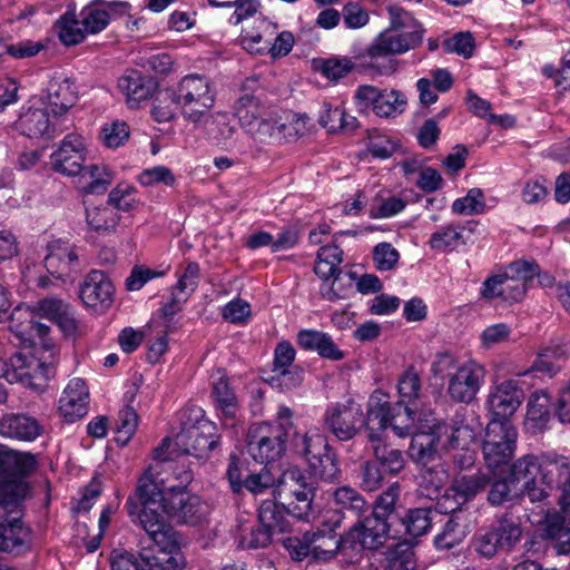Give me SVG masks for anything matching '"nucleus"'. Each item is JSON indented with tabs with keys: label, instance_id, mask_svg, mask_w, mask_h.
I'll use <instances>...</instances> for the list:
<instances>
[{
	"label": "nucleus",
	"instance_id": "obj_2",
	"mask_svg": "<svg viewBox=\"0 0 570 570\" xmlns=\"http://www.w3.org/2000/svg\"><path fill=\"white\" fill-rule=\"evenodd\" d=\"M390 26L381 31L366 48L368 59L366 68L377 76H391L399 67L397 55H403L419 47L425 29L410 12L391 8Z\"/></svg>",
	"mask_w": 570,
	"mask_h": 570
},
{
	"label": "nucleus",
	"instance_id": "obj_30",
	"mask_svg": "<svg viewBox=\"0 0 570 570\" xmlns=\"http://www.w3.org/2000/svg\"><path fill=\"white\" fill-rule=\"evenodd\" d=\"M551 395L546 390L532 392L527 401L524 429L531 433L542 432L548 429L552 417Z\"/></svg>",
	"mask_w": 570,
	"mask_h": 570
},
{
	"label": "nucleus",
	"instance_id": "obj_5",
	"mask_svg": "<svg viewBox=\"0 0 570 570\" xmlns=\"http://www.w3.org/2000/svg\"><path fill=\"white\" fill-rule=\"evenodd\" d=\"M443 436L446 438L444 444L449 448L466 451L464 455L466 464L473 462L474 454L468 450L469 445L474 441L473 430L464 424L449 426L442 422L433 423L432 425L426 424L420 428L419 433L414 434L411 440L409 449L410 456L419 463L428 464L433 460L438 444Z\"/></svg>",
	"mask_w": 570,
	"mask_h": 570
},
{
	"label": "nucleus",
	"instance_id": "obj_52",
	"mask_svg": "<svg viewBox=\"0 0 570 570\" xmlns=\"http://www.w3.org/2000/svg\"><path fill=\"white\" fill-rule=\"evenodd\" d=\"M108 204L114 210L129 212L134 209L137 204V189L136 187L120 183L108 195Z\"/></svg>",
	"mask_w": 570,
	"mask_h": 570
},
{
	"label": "nucleus",
	"instance_id": "obj_25",
	"mask_svg": "<svg viewBox=\"0 0 570 570\" xmlns=\"http://www.w3.org/2000/svg\"><path fill=\"white\" fill-rule=\"evenodd\" d=\"M85 160L86 141L76 134L66 136L59 148L51 154L53 169L67 176L78 175Z\"/></svg>",
	"mask_w": 570,
	"mask_h": 570
},
{
	"label": "nucleus",
	"instance_id": "obj_8",
	"mask_svg": "<svg viewBox=\"0 0 570 570\" xmlns=\"http://www.w3.org/2000/svg\"><path fill=\"white\" fill-rule=\"evenodd\" d=\"M414 421V411L410 407V404L397 403L391 407L382 392H374L370 397L366 429L372 442L379 441L381 433L389 426L400 438L411 434L413 438Z\"/></svg>",
	"mask_w": 570,
	"mask_h": 570
},
{
	"label": "nucleus",
	"instance_id": "obj_61",
	"mask_svg": "<svg viewBox=\"0 0 570 570\" xmlns=\"http://www.w3.org/2000/svg\"><path fill=\"white\" fill-rule=\"evenodd\" d=\"M406 203L396 196L374 199L368 207V216L373 219L390 218L405 208Z\"/></svg>",
	"mask_w": 570,
	"mask_h": 570
},
{
	"label": "nucleus",
	"instance_id": "obj_11",
	"mask_svg": "<svg viewBox=\"0 0 570 570\" xmlns=\"http://www.w3.org/2000/svg\"><path fill=\"white\" fill-rule=\"evenodd\" d=\"M294 445L305 456L311 473L315 478L332 481L337 476L340 470L335 454L320 429H309L303 435L295 434Z\"/></svg>",
	"mask_w": 570,
	"mask_h": 570
},
{
	"label": "nucleus",
	"instance_id": "obj_13",
	"mask_svg": "<svg viewBox=\"0 0 570 570\" xmlns=\"http://www.w3.org/2000/svg\"><path fill=\"white\" fill-rule=\"evenodd\" d=\"M55 375L51 355L32 351H20L10 358L8 382H18L30 389L42 391Z\"/></svg>",
	"mask_w": 570,
	"mask_h": 570
},
{
	"label": "nucleus",
	"instance_id": "obj_62",
	"mask_svg": "<svg viewBox=\"0 0 570 570\" xmlns=\"http://www.w3.org/2000/svg\"><path fill=\"white\" fill-rule=\"evenodd\" d=\"M188 299L186 295L170 288L168 301L159 309L164 320L163 327L166 328L167 332H173L176 328L174 318L183 309Z\"/></svg>",
	"mask_w": 570,
	"mask_h": 570
},
{
	"label": "nucleus",
	"instance_id": "obj_58",
	"mask_svg": "<svg viewBox=\"0 0 570 570\" xmlns=\"http://www.w3.org/2000/svg\"><path fill=\"white\" fill-rule=\"evenodd\" d=\"M173 86L161 91L154 101L151 115L158 122H167L176 117L178 106L171 97Z\"/></svg>",
	"mask_w": 570,
	"mask_h": 570
},
{
	"label": "nucleus",
	"instance_id": "obj_39",
	"mask_svg": "<svg viewBox=\"0 0 570 570\" xmlns=\"http://www.w3.org/2000/svg\"><path fill=\"white\" fill-rule=\"evenodd\" d=\"M276 27L265 18L254 21L253 29H245L240 36L243 48L249 53L264 55L271 45V36L275 33Z\"/></svg>",
	"mask_w": 570,
	"mask_h": 570
},
{
	"label": "nucleus",
	"instance_id": "obj_24",
	"mask_svg": "<svg viewBox=\"0 0 570 570\" xmlns=\"http://www.w3.org/2000/svg\"><path fill=\"white\" fill-rule=\"evenodd\" d=\"M131 4L127 1L94 0L82 8L79 18L88 35L101 32L109 24L112 16L130 12Z\"/></svg>",
	"mask_w": 570,
	"mask_h": 570
},
{
	"label": "nucleus",
	"instance_id": "obj_18",
	"mask_svg": "<svg viewBox=\"0 0 570 570\" xmlns=\"http://www.w3.org/2000/svg\"><path fill=\"white\" fill-rule=\"evenodd\" d=\"M390 524L387 519L371 513L355 523L344 535L343 544L352 550L377 549L389 538Z\"/></svg>",
	"mask_w": 570,
	"mask_h": 570
},
{
	"label": "nucleus",
	"instance_id": "obj_64",
	"mask_svg": "<svg viewBox=\"0 0 570 570\" xmlns=\"http://www.w3.org/2000/svg\"><path fill=\"white\" fill-rule=\"evenodd\" d=\"M472 547L478 554L488 559L492 558L499 550H501L499 541L495 538V532L491 527L481 529L474 535Z\"/></svg>",
	"mask_w": 570,
	"mask_h": 570
},
{
	"label": "nucleus",
	"instance_id": "obj_44",
	"mask_svg": "<svg viewBox=\"0 0 570 570\" xmlns=\"http://www.w3.org/2000/svg\"><path fill=\"white\" fill-rule=\"evenodd\" d=\"M88 226L99 233H112L120 222L118 212L110 207L88 208L86 214Z\"/></svg>",
	"mask_w": 570,
	"mask_h": 570
},
{
	"label": "nucleus",
	"instance_id": "obj_35",
	"mask_svg": "<svg viewBox=\"0 0 570 570\" xmlns=\"http://www.w3.org/2000/svg\"><path fill=\"white\" fill-rule=\"evenodd\" d=\"M212 397L217 410L228 419L236 417L238 412V400L234 390L229 386L228 377L220 368L215 370L210 375Z\"/></svg>",
	"mask_w": 570,
	"mask_h": 570
},
{
	"label": "nucleus",
	"instance_id": "obj_53",
	"mask_svg": "<svg viewBox=\"0 0 570 570\" xmlns=\"http://www.w3.org/2000/svg\"><path fill=\"white\" fill-rule=\"evenodd\" d=\"M130 136L129 126L124 120L106 122L100 130V139L107 148L116 149L122 146Z\"/></svg>",
	"mask_w": 570,
	"mask_h": 570
},
{
	"label": "nucleus",
	"instance_id": "obj_12",
	"mask_svg": "<svg viewBox=\"0 0 570 570\" xmlns=\"http://www.w3.org/2000/svg\"><path fill=\"white\" fill-rule=\"evenodd\" d=\"M519 432L512 422L488 421L482 441L485 465L495 470L508 465L515 454Z\"/></svg>",
	"mask_w": 570,
	"mask_h": 570
},
{
	"label": "nucleus",
	"instance_id": "obj_45",
	"mask_svg": "<svg viewBox=\"0 0 570 570\" xmlns=\"http://www.w3.org/2000/svg\"><path fill=\"white\" fill-rule=\"evenodd\" d=\"M485 196L482 189L471 188L466 195L452 203V213L460 216L480 215L485 212Z\"/></svg>",
	"mask_w": 570,
	"mask_h": 570
},
{
	"label": "nucleus",
	"instance_id": "obj_9",
	"mask_svg": "<svg viewBox=\"0 0 570 570\" xmlns=\"http://www.w3.org/2000/svg\"><path fill=\"white\" fill-rule=\"evenodd\" d=\"M153 546L144 548L136 559L130 553L114 554L111 570H177L180 562V542L175 532V547L158 541L149 530L144 529Z\"/></svg>",
	"mask_w": 570,
	"mask_h": 570
},
{
	"label": "nucleus",
	"instance_id": "obj_51",
	"mask_svg": "<svg viewBox=\"0 0 570 570\" xmlns=\"http://www.w3.org/2000/svg\"><path fill=\"white\" fill-rule=\"evenodd\" d=\"M308 121L309 118L305 114L285 112L279 121L281 139L291 141L305 135L308 130Z\"/></svg>",
	"mask_w": 570,
	"mask_h": 570
},
{
	"label": "nucleus",
	"instance_id": "obj_17",
	"mask_svg": "<svg viewBox=\"0 0 570 570\" xmlns=\"http://www.w3.org/2000/svg\"><path fill=\"white\" fill-rule=\"evenodd\" d=\"M523 390L517 380H505L490 386L485 400L489 421L512 422L523 401Z\"/></svg>",
	"mask_w": 570,
	"mask_h": 570
},
{
	"label": "nucleus",
	"instance_id": "obj_27",
	"mask_svg": "<svg viewBox=\"0 0 570 570\" xmlns=\"http://www.w3.org/2000/svg\"><path fill=\"white\" fill-rule=\"evenodd\" d=\"M9 330L19 344L29 347L35 344L36 338L45 337L49 327L36 320V313L32 309L18 306L10 315Z\"/></svg>",
	"mask_w": 570,
	"mask_h": 570
},
{
	"label": "nucleus",
	"instance_id": "obj_63",
	"mask_svg": "<svg viewBox=\"0 0 570 570\" xmlns=\"http://www.w3.org/2000/svg\"><path fill=\"white\" fill-rule=\"evenodd\" d=\"M430 513V510L422 508L410 510L403 519L406 532L413 537L425 534L431 527Z\"/></svg>",
	"mask_w": 570,
	"mask_h": 570
},
{
	"label": "nucleus",
	"instance_id": "obj_29",
	"mask_svg": "<svg viewBox=\"0 0 570 570\" xmlns=\"http://www.w3.org/2000/svg\"><path fill=\"white\" fill-rule=\"evenodd\" d=\"M78 98V90L75 82L65 73L56 72L49 80L47 87L46 104L51 109L55 118L66 114L75 105Z\"/></svg>",
	"mask_w": 570,
	"mask_h": 570
},
{
	"label": "nucleus",
	"instance_id": "obj_14",
	"mask_svg": "<svg viewBox=\"0 0 570 570\" xmlns=\"http://www.w3.org/2000/svg\"><path fill=\"white\" fill-rule=\"evenodd\" d=\"M235 114L243 129L254 141L263 144L273 138L281 139L279 121L266 117L265 107L256 97L242 96L236 104Z\"/></svg>",
	"mask_w": 570,
	"mask_h": 570
},
{
	"label": "nucleus",
	"instance_id": "obj_59",
	"mask_svg": "<svg viewBox=\"0 0 570 570\" xmlns=\"http://www.w3.org/2000/svg\"><path fill=\"white\" fill-rule=\"evenodd\" d=\"M374 455L380 465L391 474H396L404 468L405 460L400 450L379 443L374 445Z\"/></svg>",
	"mask_w": 570,
	"mask_h": 570
},
{
	"label": "nucleus",
	"instance_id": "obj_31",
	"mask_svg": "<svg viewBox=\"0 0 570 570\" xmlns=\"http://www.w3.org/2000/svg\"><path fill=\"white\" fill-rule=\"evenodd\" d=\"M216 431L206 435L202 432V429L196 428L188 432H177L175 438L170 440L173 446L181 451V453L203 459L217 446L219 438Z\"/></svg>",
	"mask_w": 570,
	"mask_h": 570
},
{
	"label": "nucleus",
	"instance_id": "obj_4",
	"mask_svg": "<svg viewBox=\"0 0 570 570\" xmlns=\"http://www.w3.org/2000/svg\"><path fill=\"white\" fill-rule=\"evenodd\" d=\"M435 381H445V395L455 403H471L485 383L487 370L476 360L460 362L451 352L436 353L430 364Z\"/></svg>",
	"mask_w": 570,
	"mask_h": 570
},
{
	"label": "nucleus",
	"instance_id": "obj_28",
	"mask_svg": "<svg viewBox=\"0 0 570 570\" xmlns=\"http://www.w3.org/2000/svg\"><path fill=\"white\" fill-rule=\"evenodd\" d=\"M11 450L0 445V510L9 512L27 495L28 484L22 480L8 479Z\"/></svg>",
	"mask_w": 570,
	"mask_h": 570
},
{
	"label": "nucleus",
	"instance_id": "obj_34",
	"mask_svg": "<svg viewBox=\"0 0 570 570\" xmlns=\"http://www.w3.org/2000/svg\"><path fill=\"white\" fill-rule=\"evenodd\" d=\"M42 432L39 422L22 414H7L0 419V434L19 441H33Z\"/></svg>",
	"mask_w": 570,
	"mask_h": 570
},
{
	"label": "nucleus",
	"instance_id": "obj_41",
	"mask_svg": "<svg viewBox=\"0 0 570 570\" xmlns=\"http://www.w3.org/2000/svg\"><path fill=\"white\" fill-rule=\"evenodd\" d=\"M78 176L79 187L87 194L104 193L114 180L112 170L105 164L81 166Z\"/></svg>",
	"mask_w": 570,
	"mask_h": 570
},
{
	"label": "nucleus",
	"instance_id": "obj_57",
	"mask_svg": "<svg viewBox=\"0 0 570 570\" xmlns=\"http://www.w3.org/2000/svg\"><path fill=\"white\" fill-rule=\"evenodd\" d=\"M465 527L461 525L454 518H451L443 527V530L435 537L436 549H451L461 543L466 537Z\"/></svg>",
	"mask_w": 570,
	"mask_h": 570
},
{
	"label": "nucleus",
	"instance_id": "obj_38",
	"mask_svg": "<svg viewBox=\"0 0 570 570\" xmlns=\"http://www.w3.org/2000/svg\"><path fill=\"white\" fill-rule=\"evenodd\" d=\"M297 343L302 348L316 352L320 356L331 361H340L344 357V353L333 342L332 337L320 331H299Z\"/></svg>",
	"mask_w": 570,
	"mask_h": 570
},
{
	"label": "nucleus",
	"instance_id": "obj_20",
	"mask_svg": "<svg viewBox=\"0 0 570 570\" xmlns=\"http://www.w3.org/2000/svg\"><path fill=\"white\" fill-rule=\"evenodd\" d=\"M47 250L45 257L47 272L62 283H73L77 274L81 271V264L75 247L68 242L57 239L48 244Z\"/></svg>",
	"mask_w": 570,
	"mask_h": 570
},
{
	"label": "nucleus",
	"instance_id": "obj_16",
	"mask_svg": "<svg viewBox=\"0 0 570 570\" xmlns=\"http://www.w3.org/2000/svg\"><path fill=\"white\" fill-rule=\"evenodd\" d=\"M354 100L358 110H372L382 118L401 115L407 106L404 92L396 89L381 90L372 85L360 86L355 90Z\"/></svg>",
	"mask_w": 570,
	"mask_h": 570
},
{
	"label": "nucleus",
	"instance_id": "obj_33",
	"mask_svg": "<svg viewBox=\"0 0 570 570\" xmlns=\"http://www.w3.org/2000/svg\"><path fill=\"white\" fill-rule=\"evenodd\" d=\"M471 239V230L462 224H449L433 232L429 246L438 253L456 252Z\"/></svg>",
	"mask_w": 570,
	"mask_h": 570
},
{
	"label": "nucleus",
	"instance_id": "obj_48",
	"mask_svg": "<svg viewBox=\"0 0 570 570\" xmlns=\"http://www.w3.org/2000/svg\"><path fill=\"white\" fill-rule=\"evenodd\" d=\"M563 351L560 347H544L538 354V357L531 368L524 375L540 373L542 376L552 377L560 370L559 358Z\"/></svg>",
	"mask_w": 570,
	"mask_h": 570
},
{
	"label": "nucleus",
	"instance_id": "obj_55",
	"mask_svg": "<svg viewBox=\"0 0 570 570\" xmlns=\"http://www.w3.org/2000/svg\"><path fill=\"white\" fill-rule=\"evenodd\" d=\"M274 533L261 523L242 528L239 547L243 549L263 548L269 543Z\"/></svg>",
	"mask_w": 570,
	"mask_h": 570
},
{
	"label": "nucleus",
	"instance_id": "obj_56",
	"mask_svg": "<svg viewBox=\"0 0 570 570\" xmlns=\"http://www.w3.org/2000/svg\"><path fill=\"white\" fill-rule=\"evenodd\" d=\"M397 391L400 395L399 403L411 404L421 393V379L413 368H407L399 379Z\"/></svg>",
	"mask_w": 570,
	"mask_h": 570
},
{
	"label": "nucleus",
	"instance_id": "obj_19",
	"mask_svg": "<svg viewBox=\"0 0 570 570\" xmlns=\"http://www.w3.org/2000/svg\"><path fill=\"white\" fill-rule=\"evenodd\" d=\"M326 428L341 441L351 440L365 423L362 406L348 400L345 403H335L327 407L324 414Z\"/></svg>",
	"mask_w": 570,
	"mask_h": 570
},
{
	"label": "nucleus",
	"instance_id": "obj_26",
	"mask_svg": "<svg viewBox=\"0 0 570 570\" xmlns=\"http://www.w3.org/2000/svg\"><path fill=\"white\" fill-rule=\"evenodd\" d=\"M89 391L80 377L69 381L59 399V413L66 422L72 423L88 413Z\"/></svg>",
	"mask_w": 570,
	"mask_h": 570
},
{
	"label": "nucleus",
	"instance_id": "obj_7",
	"mask_svg": "<svg viewBox=\"0 0 570 570\" xmlns=\"http://www.w3.org/2000/svg\"><path fill=\"white\" fill-rule=\"evenodd\" d=\"M292 417V410L281 405L274 423H262L249 429L247 450L256 462L268 464L282 456L286 438L294 428Z\"/></svg>",
	"mask_w": 570,
	"mask_h": 570
},
{
	"label": "nucleus",
	"instance_id": "obj_40",
	"mask_svg": "<svg viewBox=\"0 0 570 570\" xmlns=\"http://www.w3.org/2000/svg\"><path fill=\"white\" fill-rule=\"evenodd\" d=\"M204 122H206L208 134L217 145L227 149L239 148L237 128L232 124L227 112L218 111L209 114Z\"/></svg>",
	"mask_w": 570,
	"mask_h": 570
},
{
	"label": "nucleus",
	"instance_id": "obj_15",
	"mask_svg": "<svg viewBox=\"0 0 570 570\" xmlns=\"http://www.w3.org/2000/svg\"><path fill=\"white\" fill-rule=\"evenodd\" d=\"M156 504L159 510L173 521L180 524H197L208 512L207 504L202 499L184 489L169 488V492L161 495Z\"/></svg>",
	"mask_w": 570,
	"mask_h": 570
},
{
	"label": "nucleus",
	"instance_id": "obj_37",
	"mask_svg": "<svg viewBox=\"0 0 570 570\" xmlns=\"http://www.w3.org/2000/svg\"><path fill=\"white\" fill-rule=\"evenodd\" d=\"M30 531L19 519L0 523V552L21 554L30 549Z\"/></svg>",
	"mask_w": 570,
	"mask_h": 570
},
{
	"label": "nucleus",
	"instance_id": "obj_49",
	"mask_svg": "<svg viewBox=\"0 0 570 570\" xmlns=\"http://www.w3.org/2000/svg\"><path fill=\"white\" fill-rule=\"evenodd\" d=\"M490 527L495 532L501 550H511L521 539L520 523L513 519L502 518Z\"/></svg>",
	"mask_w": 570,
	"mask_h": 570
},
{
	"label": "nucleus",
	"instance_id": "obj_36",
	"mask_svg": "<svg viewBox=\"0 0 570 570\" xmlns=\"http://www.w3.org/2000/svg\"><path fill=\"white\" fill-rule=\"evenodd\" d=\"M487 479L481 474L471 476L463 475L456 479L443 495V503L453 500V505L445 507L446 510L455 511L466 501L471 500L475 494L484 489Z\"/></svg>",
	"mask_w": 570,
	"mask_h": 570
},
{
	"label": "nucleus",
	"instance_id": "obj_60",
	"mask_svg": "<svg viewBox=\"0 0 570 570\" xmlns=\"http://www.w3.org/2000/svg\"><path fill=\"white\" fill-rule=\"evenodd\" d=\"M137 180L145 187H154L158 185L173 187L176 183V177L168 167L159 165L144 169L138 175Z\"/></svg>",
	"mask_w": 570,
	"mask_h": 570
},
{
	"label": "nucleus",
	"instance_id": "obj_10",
	"mask_svg": "<svg viewBox=\"0 0 570 570\" xmlns=\"http://www.w3.org/2000/svg\"><path fill=\"white\" fill-rule=\"evenodd\" d=\"M553 471L547 470L534 454H525L510 468L511 482L521 489L532 502L542 501L553 490Z\"/></svg>",
	"mask_w": 570,
	"mask_h": 570
},
{
	"label": "nucleus",
	"instance_id": "obj_43",
	"mask_svg": "<svg viewBox=\"0 0 570 570\" xmlns=\"http://www.w3.org/2000/svg\"><path fill=\"white\" fill-rule=\"evenodd\" d=\"M180 430L178 432H188L194 429H202L206 435L217 430L216 425L205 417V412L200 406L188 405L178 413Z\"/></svg>",
	"mask_w": 570,
	"mask_h": 570
},
{
	"label": "nucleus",
	"instance_id": "obj_22",
	"mask_svg": "<svg viewBox=\"0 0 570 570\" xmlns=\"http://www.w3.org/2000/svg\"><path fill=\"white\" fill-rule=\"evenodd\" d=\"M51 109L42 99H32L21 108L16 128L30 138L51 137L56 131L55 117Z\"/></svg>",
	"mask_w": 570,
	"mask_h": 570
},
{
	"label": "nucleus",
	"instance_id": "obj_21",
	"mask_svg": "<svg viewBox=\"0 0 570 570\" xmlns=\"http://www.w3.org/2000/svg\"><path fill=\"white\" fill-rule=\"evenodd\" d=\"M343 514L338 510H330L323 517V529L309 532V557L316 560H327L337 550L350 548L343 544L344 537L337 539L333 532L342 523Z\"/></svg>",
	"mask_w": 570,
	"mask_h": 570
},
{
	"label": "nucleus",
	"instance_id": "obj_42",
	"mask_svg": "<svg viewBox=\"0 0 570 570\" xmlns=\"http://www.w3.org/2000/svg\"><path fill=\"white\" fill-rule=\"evenodd\" d=\"M343 250L336 245H326L318 249L314 267L315 274L322 279L336 278L340 274Z\"/></svg>",
	"mask_w": 570,
	"mask_h": 570
},
{
	"label": "nucleus",
	"instance_id": "obj_47",
	"mask_svg": "<svg viewBox=\"0 0 570 570\" xmlns=\"http://www.w3.org/2000/svg\"><path fill=\"white\" fill-rule=\"evenodd\" d=\"M58 36L62 43L67 46L78 45L83 41L88 32L81 26V19H77L72 13L63 14L58 23Z\"/></svg>",
	"mask_w": 570,
	"mask_h": 570
},
{
	"label": "nucleus",
	"instance_id": "obj_54",
	"mask_svg": "<svg viewBox=\"0 0 570 570\" xmlns=\"http://www.w3.org/2000/svg\"><path fill=\"white\" fill-rule=\"evenodd\" d=\"M547 470H552V478L554 480L553 489L561 490V495L559 498L561 508H566L568 505L564 500L566 497H570V463L566 458L554 461L547 465ZM569 505H570V498Z\"/></svg>",
	"mask_w": 570,
	"mask_h": 570
},
{
	"label": "nucleus",
	"instance_id": "obj_46",
	"mask_svg": "<svg viewBox=\"0 0 570 570\" xmlns=\"http://www.w3.org/2000/svg\"><path fill=\"white\" fill-rule=\"evenodd\" d=\"M176 284L171 287L186 297H190L197 289L200 279V267L196 262H187L176 269Z\"/></svg>",
	"mask_w": 570,
	"mask_h": 570
},
{
	"label": "nucleus",
	"instance_id": "obj_50",
	"mask_svg": "<svg viewBox=\"0 0 570 570\" xmlns=\"http://www.w3.org/2000/svg\"><path fill=\"white\" fill-rule=\"evenodd\" d=\"M570 497H566L564 502L569 504ZM562 514L560 522L551 523L548 527L549 535L557 541L560 553H570V505L561 508Z\"/></svg>",
	"mask_w": 570,
	"mask_h": 570
},
{
	"label": "nucleus",
	"instance_id": "obj_23",
	"mask_svg": "<svg viewBox=\"0 0 570 570\" xmlns=\"http://www.w3.org/2000/svg\"><path fill=\"white\" fill-rule=\"evenodd\" d=\"M115 287L100 271H91L80 286L79 296L87 308L95 312L107 311L114 302Z\"/></svg>",
	"mask_w": 570,
	"mask_h": 570
},
{
	"label": "nucleus",
	"instance_id": "obj_1",
	"mask_svg": "<svg viewBox=\"0 0 570 570\" xmlns=\"http://www.w3.org/2000/svg\"><path fill=\"white\" fill-rule=\"evenodd\" d=\"M189 456L175 449L170 438H166L154 452V462L140 476L137 485L136 501L129 498L126 507L134 522L138 521L142 529L149 530L158 541L167 547H175V532L164 517L156 511V504L169 488L184 489L193 480Z\"/></svg>",
	"mask_w": 570,
	"mask_h": 570
},
{
	"label": "nucleus",
	"instance_id": "obj_6",
	"mask_svg": "<svg viewBox=\"0 0 570 570\" xmlns=\"http://www.w3.org/2000/svg\"><path fill=\"white\" fill-rule=\"evenodd\" d=\"M173 88L171 97L181 117L193 125L203 124L216 104L217 91L213 81L204 75L189 73Z\"/></svg>",
	"mask_w": 570,
	"mask_h": 570
},
{
	"label": "nucleus",
	"instance_id": "obj_3",
	"mask_svg": "<svg viewBox=\"0 0 570 570\" xmlns=\"http://www.w3.org/2000/svg\"><path fill=\"white\" fill-rule=\"evenodd\" d=\"M279 503L265 500L258 509V523L275 533H283L288 528L286 515L297 519L309 515L313 488L298 468H288L278 481L276 491Z\"/></svg>",
	"mask_w": 570,
	"mask_h": 570
},
{
	"label": "nucleus",
	"instance_id": "obj_32",
	"mask_svg": "<svg viewBox=\"0 0 570 570\" xmlns=\"http://www.w3.org/2000/svg\"><path fill=\"white\" fill-rule=\"evenodd\" d=\"M157 87L154 78L144 76L137 70H131L118 80V88L126 96L130 108H136L144 100L149 99Z\"/></svg>",
	"mask_w": 570,
	"mask_h": 570
}]
</instances>
